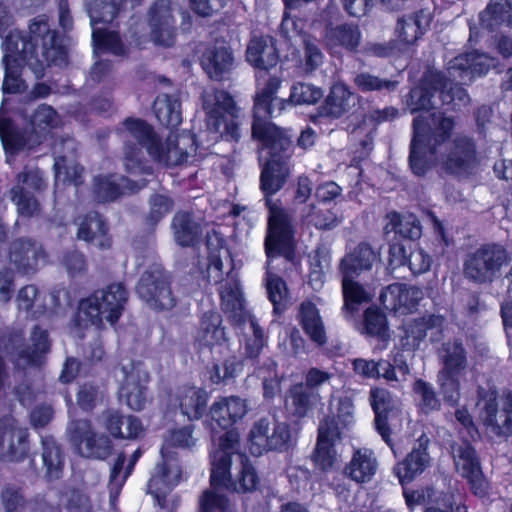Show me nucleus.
<instances>
[{
    "mask_svg": "<svg viewBox=\"0 0 512 512\" xmlns=\"http://www.w3.org/2000/svg\"><path fill=\"white\" fill-rule=\"evenodd\" d=\"M118 379L121 381L119 400L130 409L139 411L146 402L148 374L141 363L126 361L121 363Z\"/></svg>",
    "mask_w": 512,
    "mask_h": 512,
    "instance_id": "f3484780",
    "label": "nucleus"
},
{
    "mask_svg": "<svg viewBox=\"0 0 512 512\" xmlns=\"http://www.w3.org/2000/svg\"><path fill=\"white\" fill-rule=\"evenodd\" d=\"M445 320L440 315H429L417 320L407 321L403 326L401 344L407 350H415L429 336L432 342L442 337Z\"/></svg>",
    "mask_w": 512,
    "mask_h": 512,
    "instance_id": "393cba45",
    "label": "nucleus"
},
{
    "mask_svg": "<svg viewBox=\"0 0 512 512\" xmlns=\"http://www.w3.org/2000/svg\"><path fill=\"white\" fill-rule=\"evenodd\" d=\"M377 260L376 252L368 244L361 243L342 258L340 262L342 277H354L363 271H368Z\"/></svg>",
    "mask_w": 512,
    "mask_h": 512,
    "instance_id": "e433bc0d",
    "label": "nucleus"
},
{
    "mask_svg": "<svg viewBox=\"0 0 512 512\" xmlns=\"http://www.w3.org/2000/svg\"><path fill=\"white\" fill-rule=\"evenodd\" d=\"M334 379V375L321 370L319 368H310L306 375H305V384L304 387L307 388L309 391H313L317 394L321 390H324L326 388H329V391L331 394L334 392V386L332 384V381Z\"/></svg>",
    "mask_w": 512,
    "mask_h": 512,
    "instance_id": "680f3d73",
    "label": "nucleus"
},
{
    "mask_svg": "<svg viewBox=\"0 0 512 512\" xmlns=\"http://www.w3.org/2000/svg\"><path fill=\"white\" fill-rule=\"evenodd\" d=\"M119 135L123 141L125 169L133 175L153 174L143 149L154 162L165 167L186 163L196 151L194 137L189 132H171L162 142L152 126L140 119L125 120Z\"/></svg>",
    "mask_w": 512,
    "mask_h": 512,
    "instance_id": "7ed1b4c3",
    "label": "nucleus"
},
{
    "mask_svg": "<svg viewBox=\"0 0 512 512\" xmlns=\"http://www.w3.org/2000/svg\"><path fill=\"white\" fill-rule=\"evenodd\" d=\"M136 291L151 308L170 309L174 306V298L160 266H154L141 276Z\"/></svg>",
    "mask_w": 512,
    "mask_h": 512,
    "instance_id": "412c9836",
    "label": "nucleus"
},
{
    "mask_svg": "<svg viewBox=\"0 0 512 512\" xmlns=\"http://www.w3.org/2000/svg\"><path fill=\"white\" fill-rule=\"evenodd\" d=\"M360 97L342 83L332 85L330 92L321 106V115L331 118H340L352 112L359 103Z\"/></svg>",
    "mask_w": 512,
    "mask_h": 512,
    "instance_id": "72a5a7b5",
    "label": "nucleus"
},
{
    "mask_svg": "<svg viewBox=\"0 0 512 512\" xmlns=\"http://www.w3.org/2000/svg\"><path fill=\"white\" fill-rule=\"evenodd\" d=\"M224 247L223 231L220 224H212L206 231L207 276L209 281L220 283L223 279L221 251Z\"/></svg>",
    "mask_w": 512,
    "mask_h": 512,
    "instance_id": "c9c22d12",
    "label": "nucleus"
},
{
    "mask_svg": "<svg viewBox=\"0 0 512 512\" xmlns=\"http://www.w3.org/2000/svg\"><path fill=\"white\" fill-rule=\"evenodd\" d=\"M413 391L425 412L438 410L440 408V401L431 384L422 379H418L413 385Z\"/></svg>",
    "mask_w": 512,
    "mask_h": 512,
    "instance_id": "69168bd1",
    "label": "nucleus"
},
{
    "mask_svg": "<svg viewBox=\"0 0 512 512\" xmlns=\"http://www.w3.org/2000/svg\"><path fill=\"white\" fill-rule=\"evenodd\" d=\"M370 403L375 413V428L383 441L394 451L391 430L400 429L406 413L400 408L397 400L384 388H372Z\"/></svg>",
    "mask_w": 512,
    "mask_h": 512,
    "instance_id": "4468645a",
    "label": "nucleus"
},
{
    "mask_svg": "<svg viewBox=\"0 0 512 512\" xmlns=\"http://www.w3.org/2000/svg\"><path fill=\"white\" fill-rule=\"evenodd\" d=\"M340 439L339 427L332 420H322L318 427V439L313 462L321 470L331 469L337 461L334 445Z\"/></svg>",
    "mask_w": 512,
    "mask_h": 512,
    "instance_id": "cd10ccee",
    "label": "nucleus"
},
{
    "mask_svg": "<svg viewBox=\"0 0 512 512\" xmlns=\"http://www.w3.org/2000/svg\"><path fill=\"white\" fill-rule=\"evenodd\" d=\"M45 182L42 173L37 168L26 167L17 176V181L10 191L12 202L22 216H33L39 210V204L33 196V192L44 188Z\"/></svg>",
    "mask_w": 512,
    "mask_h": 512,
    "instance_id": "aec40b11",
    "label": "nucleus"
},
{
    "mask_svg": "<svg viewBox=\"0 0 512 512\" xmlns=\"http://www.w3.org/2000/svg\"><path fill=\"white\" fill-rule=\"evenodd\" d=\"M432 17L427 9L404 16L398 21L397 36L404 45L413 44L429 27Z\"/></svg>",
    "mask_w": 512,
    "mask_h": 512,
    "instance_id": "a19ab883",
    "label": "nucleus"
},
{
    "mask_svg": "<svg viewBox=\"0 0 512 512\" xmlns=\"http://www.w3.org/2000/svg\"><path fill=\"white\" fill-rule=\"evenodd\" d=\"M224 47L222 44L215 48L207 49L201 59V65L208 77L221 81L224 77Z\"/></svg>",
    "mask_w": 512,
    "mask_h": 512,
    "instance_id": "bf43d9fd",
    "label": "nucleus"
},
{
    "mask_svg": "<svg viewBox=\"0 0 512 512\" xmlns=\"http://www.w3.org/2000/svg\"><path fill=\"white\" fill-rule=\"evenodd\" d=\"M8 100L4 99L0 107V139L7 155L10 157L25 149H32L40 144L52 129L61 124L57 112L49 105H39L28 118L29 132H21L7 112Z\"/></svg>",
    "mask_w": 512,
    "mask_h": 512,
    "instance_id": "423d86ee",
    "label": "nucleus"
},
{
    "mask_svg": "<svg viewBox=\"0 0 512 512\" xmlns=\"http://www.w3.org/2000/svg\"><path fill=\"white\" fill-rule=\"evenodd\" d=\"M451 454L456 471L468 480L473 493L484 496L487 484L474 448L467 441L457 442L451 446Z\"/></svg>",
    "mask_w": 512,
    "mask_h": 512,
    "instance_id": "5701e85b",
    "label": "nucleus"
},
{
    "mask_svg": "<svg viewBox=\"0 0 512 512\" xmlns=\"http://www.w3.org/2000/svg\"><path fill=\"white\" fill-rule=\"evenodd\" d=\"M146 181H131L123 176H99L94 179V192L98 201L116 199L119 195L134 192L144 187Z\"/></svg>",
    "mask_w": 512,
    "mask_h": 512,
    "instance_id": "f704fd0d",
    "label": "nucleus"
},
{
    "mask_svg": "<svg viewBox=\"0 0 512 512\" xmlns=\"http://www.w3.org/2000/svg\"><path fill=\"white\" fill-rule=\"evenodd\" d=\"M423 295L418 287L393 283L381 292L380 301L386 309L404 314L414 309Z\"/></svg>",
    "mask_w": 512,
    "mask_h": 512,
    "instance_id": "c85d7f7f",
    "label": "nucleus"
},
{
    "mask_svg": "<svg viewBox=\"0 0 512 512\" xmlns=\"http://www.w3.org/2000/svg\"><path fill=\"white\" fill-rule=\"evenodd\" d=\"M5 76L4 93L22 92L26 85L20 78V70L28 65L36 78L44 76L45 66L63 67L67 64V51L63 38L50 28L46 15L33 19L29 25V38L21 31L13 30L3 44Z\"/></svg>",
    "mask_w": 512,
    "mask_h": 512,
    "instance_id": "f03ea898",
    "label": "nucleus"
},
{
    "mask_svg": "<svg viewBox=\"0 0 512 512\" xmlns=\"http://www.w3.org/2000/svg\"><path fill=\"white\" fill-rule=\"evenodd\" d=\"M485 422L488 429L498 436L512 435V394L509 393L502 404L501 409H497L493 402L485 406Z\"/></svg>",
    "mask_w": 512,
    "mask_h": 512,
    "instance_id": "58836bf2",
    "label": "nucleus"
},
{
    "mask_svg": "<svg viewBox=\"0 0 512 512\" xmlns=\"http://www.w3.org/2000/svg\"><path fill=\"white\" fill-rule=\"evenodd\" d=\"M429 465L428 439L421 437L406 458L394 467V473L403 485L423 473Z\"/></svg>",
    "mask_w": 512,
    "mask_h": 512,
    "instance_id": "2f4dec72",
    "label": "nucleus"
},
{
    "mask_svg": "<svg viewBox=\"0 0 512 512\" xmlns=\"http://www.w3.org/2000/svg\"><path fill=\"white\" fill-rule=\"evenodd\" d=\"M264 81L263 87L261 81H258L252 136L259 141V144H272L274 149H285L288 145L287 138L276 125L266 119L267 117H277L288 105L284 99L275 95L281 80L277 77H270Z\"/></svg>",
    "mask_w": 512,
    "mask_h": 512,
    "instance_id": "6e6552de",
    "label": "nucleus"
},
{
    "mask_svg": "<svg viewBox=\"0 0 512 512\" xmlns=\"http://www.w3.org/2000/svg\"><path fill=\"white\" fill-rule=\"evenodd\" d=\"M323 96V92L320 88L308 84V83H297L292 86L290 92V101L293 104H314Z\"/></svg>",
    "mask_w": 512,
    "mask_h": 512,
    "instance_id": "0e129e2a",
    "label": "nucleus"
},
{
    "mask_svg": "<svg viewBox=\"0 0 512 512\" xmlns=\"http://www.w3.org/2000/svg\"><path fill=\"white\" fill-rule=\"evenodd\" d=\"M284 149H274L272 144L259 147V161L263 163L261 189L266 196L278 192L290 173L287 161L280 155Z\"/></svg>",
    "mask_w": 512,
    "mask_h": 512,
    "instance_id": "6ab92c4d",
    "label": "nucleus"
},
{
    "mask_svg": "<svg viewBox=\"0 0 512 512\" xmlns=\"http://www.w3.org/2000/svg\"><path fill=\"white\" fill-rule=\"evenodd\" d=\"M212 445L209 452L210 488L199 499V512H224V403L216 401L209 413Z\"/></svg>",
    "mask_w": 512,
    "mask_h": 512,
    "instance_id": "0eeeda50",
    "label": "nucleus"
},
{
    "mask_svg": "<svg viewBox=\"0 0 512 512\" xmlns=\"http://www.w3.org/2000/svg\"><path fill=\"white\" fill-rule=\"evenodd\" d=\"M78 238L90 242L100 249H108L111 246V239L108 235V228L96 212H91L80 219L78 223Z\"/></svg>",
    "mask_w": 512,
    "mask_h": 512,
    "instance_id": "4c0bfd02",
    "label": "nucleus"
},
{
    "mask_svg": "<svg viewBox=\"0 0 512 512\" xmlns=\"http://www.w3.org/2000/svg\"><path fill=\"white\" fill-rule=\"evenodd\" d=\"M385 229L387 232L394 231L396 234L412 240L418 239L422 232L421 225L414 215H400L395 212L388 215Z\"/></svg>",
    "mask_w": 512,
    "mask_h": 512,
    "instance_id": "5fc2aeb1",
    "label": "nucleus"
},
{
    "mask_svg": "<svg viewBox=\"0 0 512 512\" xmlns=\"http://www.w3.org/2000/svg\"><path fill=\"white\" fill-rule=\"evenodd\" d=\"M303 217L307 223L318 229H331L338 223L337 217L331 211H316L314 205H310L303 211Z\"/></svg>",
    "mask_w": 512,
    "mask_h": 512,
    "instance_id": "338daca9",
    "label": "nucleus"
},
{
    "mask_svg": "<svg viewBox=\"0 0 512 512\" xmlns=\"http://www.w3.org/2000/svg\"><path fill=\"white\" fill-rule=\"evenodd\" d=\"M239 307V314L234 313L235 308H231L230 321L235 325L245 338V351L249 358H256L265 345L264 331L259 326L255 317L246 309L244 302L240 297L239 291L234 294Z\"/></svg>",
    "mask_w": 512,
    "mask_h": 512,
    "instance_id": "b1692460",
    "label": "nucleus"
},
{
    "mask_svg": "<svg viewBox=\"0 0 512 512\" xmlns=\"http://www.w3.org/2000/svg\"><path fill=\"white\" fill-rule=\"evenodd\" d=\"M172 229L175 241L181 246H192L198 241L200 226L188 213H177Z\"/></svg>",
    "mask_w": 512,
    "mask_h": 512,
    "instance_id": "3c124183",
    "label": "nucleus"
},
{
    "mask_svg": "<svg viewBox=\"0 0 512 512\" xmlns=\"http://www.w3.org/2000/svg\"><path fill=\"white\" fill-rule=\"evenodd\" d=\"M192 425L172 430L165 437L162 448V464L155 467L148 482V492L153 496L158 506L163 509L177 507L178 499L171 495L173 488L179 483L181 469L171 451L172 448H189L195 444L192 435Z\"/></svg>",
    "mask_w": 512,
    "mask_h": 512,
    "instance_id": "39448f33",
    "label": "nucleus"
},
{
    "mask_svg": "<svg viewBox=\"0 0 512 512\" xmlns=\"http://www.w3.org/2000/svg\"><path fill=\"white\" fill-rule=\"evenodd\" d=\"M10 261L25 274L34 273L43 267L47 257L42 247L30 240H17L12 244Z\"/></svg>",
    "mask_w": 512,
    "mask_h": 512,
    "instance_id": "473e14b6",
    "label": "nucleus"
},
{
    "mask_svg": "<svg viewBox=\"0 0 512 512\" xmlns=\"http://www.w3.org/2000/svg\"><path fill=\"white\" fill-rule=\"evenodd\" d=\"M126 291L121 284H112L106 289L95 291L90 297L79 303L75 333L79 337L80 330L96 334V330L105 318L114 324L121 316L126 301Z\"/></svg>",
    "mask_w": 512,
    "mask_h": 512,
    "instance_id": "1a4fd4ad",
    "label": "nucleus"
},
{
    "mask_svg": "<svg viewBox=\"0 0 512 512\" xmlns=\"http://www.w3.org/2000/svg\"><path fill=\"white\" fill-rule=\"evenodd\" d=\"M196 340L211 348H218L221 352L222 341L224 340V327L222 316L219 312L209 311L203 314Z\"/></svg>",
    "mask_w": 512,
    "mask_h": 512,
    "instance_id": "37998d69",
    "label": "nucleus"
},
{
    "mask_svg": "<svg viewBox=\"0 0 512 512\" xmlns=\"http://www.w3.org/2000/svg\"><path fill=\"white\" fill-rule=\"evenodd\" d=\"M42 460L49 479H58L62 472V455L59 446L53 438L42 439Z\"/></svg>",
    "mask_w": 512,
    "mask_h": 512,
    "instance_id": "13d9d810",
    "label": "nucleus"
},
{
    "mask_svg": "<svg viewBox=\"0 0 512 512\" xmlns=\"http://www.w3.org/2000/svg\"><path fill=\"white\" fill-rule=\"evenodd\" d=\"M68 434L75 451L82 457L105 459L111 453L110 438L95 432L86 419L71 421L68 426Z\"/></svg>",
    "mask_w": 512,
    "mask_h": 512,
    "instance_id": "dca6fc26",
    "label": "nucleus"
},
{
    "mask_svg": "<svg viewBox=\"0 0 512 512\" xmlns=\"http://www.w3.org/2000/svg\"><path fill=\"white\" fill-rule=\"evenodd\" d=\"M248 62L259 69L258 81L267 80L266 71L276 66L278 54L274 42L269 36L254 37L247 47Z\"/></svg>",
    "mask_w": 512,
    "mask_h": 512,
    "instance_id": "7c9ffc66",
    "label": "nucleus"
},
{
    "mask_svg": "<svg viewBox=\"0 0 512 512\" xmlns=\"http://www.w3.org/2000/svg\"><path fill=\"white\" fill-rule=\"evenodd\" d=\"M106 428L114 437L132 439L143 430L141 422L134 416H120L117 412H109L106 417Z\"/></svg>",
    "mask_w": 512,
    "mask_h": 512,
    "instance_id": "8fccbe9b",
    "label": "nucleus"
},
{
    "mask_svg": "<svg viewBox=\"0 0 512 512\" xmlns=\"http://www.w3.org/2000/svg\"><path fill=\"white\" fill-rule=\"evenodd\" d=\"M300 324L309 338L321 346L327 341L325 326L320 312L315 304L305 301L299 308Z\"/></svg>",
    "mask_w": 512,
    "mask_h": 512,
    "instance_id": "79ce46f5",
    "label": "nucleus"
},
{
    "mask_svg": "<svg viewBox=\"0 0 512 512\" xmlns=\"http://www.w3.org/2000/svg\"><path fill=\"white\" fill-rule=\"evenodd\" d=\"M507 261V252L502 246L485 245L466 256L463 264L464 274L475 282H490L497 277Z\"/></svg>",
    "mask_w": 512,
    "mask_h": 512,
    "instance_id": "2eb2a0df",
    "label": "nucleus"
},
{
    "mask_svg": "<svg viewBox=\"0 0 512 512\" xmlns=\"http://www.w3.org/2000/svg\"><path fill=\"white\" fill-rule=\"evenodd\" d=\"M496 65L497 60L486 53L461 54L448 63L449 79L431 69L424 74L421 84L410 91L406 100L410 112L424 111L413 120L409 162L414 174L421 176L435 168L440 173L466 176L475 169L479 160L474 142L468 137L447 142L453 119L428 110L439 103L453 108L467 105L469 96L458 84L485 75Z\"/></svg>",
    "mask_w": 512,
    "mask_h": 512,
    "instance_id": "f257e3e1",
    "label": "nucleus"
},
{
    "mask_svg": "<svg viewBox=\"0 0 512 512\" xmlns=\"http://www.w3.org/2000/svg\"><path fill=\"white\" fill-rule=\"evenodd\" d=\"M140 455H141L140 450H136L133 453L128 465L125 468L124 473H122V470H123V465L125 462V456L122 453L118 455L116 462L114 463V465L111 469L110 480H109L111 501H114V499L119 494L123 484L125 483L127 477L130 475V473H131L135 463L139 459Z\"/></svg>",
    "mask_w": 512,
    "mask_h": 512,
    "instance_id": "4d7b16f0",
    "label": "nucleus"
},
{
    "mask_svg": "<svg viewBox=\"0 0 512 512\" xmlns=\"http://www.w3.org/2000/svg\"><path fill=\"white\" fill-rule=\"evenodd\" d=\"M149 26V37L139 32L136 28L131 30L129 36L131 38L130 44H134V46L140 48L144 46L148 40H151L155 44L166 47L173 45L176 28L169 0H158L150 8Z\"/></svg>",
    "mask_w": 512,
    "mask_h": 512,
    "instance_id": "ddd939ff",
    "label": "nucleus"
},
{
    "mask_svg": "<svg viewBox=\"0 0 512 512\" xmlns=\"http://www.w3.org/2000/svg\"><path fill=\"white\" fill-rule=\"evenodd\" d=\"M404 497L410 509H413L417 505H424L426 508L436 505H442L444 507L451 506L450 498L446 496L442 497V493L433 488L411 491L404 489Z\"/></svg>",
    "mask_w": 512,
    "mask_h": 512,
    "instance_id": "6e6d98bb",
    "label": "nucleus"
},
{
    "mask_svg": "<svg viewBox=\"0 0 512 512\" xmlns=\"http://www.w3.org/2000/svg\"><path fill=\"white\" fill-rule=\"evenodd\" d=\"M226 133H231L232 137L238 139L241 137L242 127L247 124L243 113L238 108L234 100L226 93Z\"/></svg>",
    "mask_w": 512,
    "mask_h": 512,
    "instance_id": "e2e57ef3",
    "label": "nucleus"
},
{
    "mask_svg": "<svg viewBox=\"0 0 512 512\" xmlns=\"http://www.w3.org/2000/svg\"><path fill=\"white\" fill-rule=\"evenodd\" d=\"M177 97L167 94L157 96L154 101V113L164 126L175 128L182 122V112Z\"/></svg>",
    "mask_w": 512,
    "mask_h": 512,
    "instance_id": "09e8293b",
    "label": "nucleus"
},
{
    "mask_svg": "<svg viewBox=\"0 0 512 512\" xmlns=\"http://www.w3.org/2000/svg\"><path fill=\"white\" fill-rule=\"evenodd\" d=\"M443 367L438 373V384L445 401L456 405L460 399V377L467 368V358L462 342H446L440 352Z\"/></svg>",
    "mask_w": 512,
    "mask_h": 512,
    "instance_id": "9b49d317",
    "label": "nucleus"
},
{
    "mask_svg": "<svg viewBox=\"0 0 512 512\" xmlns=\"http://www.w3.org/2000/svg\"><path fill=\"white\" fill-rule=\"evenodd\" d=\"M50 351L48 332L34 327L27 343H24L20 331L0 334V412L6 408V401L11 402L13 396L22 406H28L35 399V393L28 384L23 382L18 386H6V372L3 357H8L17 369L40 366Z\"/></svg>",
    "mask_w": 512,
    "mask_h": 512,
    "instance_id": "20e7f679",
    "label": "nucleus"
},
{
    "mask_svg": "<svg viewBox=\"0 0 512 512\" xmlns=\"http://www.w3.org/2000/svg\"><path fill=\"white\" fill-rule=\"evenodd\" d=\"M379 462L375 452L367 447L354 448L351 458L344 468V474L350 480L364 484L376 475Z\"/></svg>",
    "mask_w": 512,
    "mask_h": 512,
    "instance_id": "c756f323",
    "label": "nucleus"
},
{
    "mask_svg": "<svg viewBox=\"0 0 512 512\" xmlns=\"http://www.w3.org/2000/svg\"><path fill=\"white\" fill-rule=\"evenodd\" d=\"M142 0H87L86 7L92 27V41L95 53L124 55L126 48L117 33L96 27L99 23H110L122 10L133 8Z\"/></svg>",
    "mask_w": 512,
    "mask_h": 512,
    "instance_id": "9d476101",
    "label": "nucleus"
},
{
    "mask_svg": "<svg viewBox=\"0 0 512 512\" xmlns=\"http://www.w3.org/2000/svg\"><path fill=\"white\" fill-rule=\"evenodd\" d=\"M291 438L288 423L275 417H264L253 424L248 435V446L255 456L268 451L285 452L291 446Z\"/></svg>",
    "mask_w": 512,
    "mask_h": 512,
    "instance_id": "f8f14e48",
    "label": "nucleus"
},
{
    "mask_svg": "<svg viewBox=\"0 0 512 512\" xmlns=\"http://www.w3.org/2000/svg\"><path fill=\"white\" fill-rule=\"evenodd\" d=\"M177 402L180 412L189 420L201 417L207 403V394L197 387H186L177 394Z\"/></svg>",
    "mask_w": 512,
    "mask_h": 512,
    "instance_id": "a18cd8bd",
    "label": "nucleus"
},
{
    "mask_svg": "<svg viewBox=\"0 0 512 512\" xmlns=\"http://www.w3.org/2000/svg\"><path fill=\"white\" fill-rule=\"evenodd\" d=\"M353 82L362 92L380 91L383 89L391 91L394 90L398 84L396 81L381 79L368 72H361L357 74L354 77Z\"/></svg>",
    "mask_w": 512,
    "mask_h": 512,
    "instance_id": "052dcab7",
    "label": "nucleus"
},
{
    "mask_svg": "<svg viewBox=\"0 0 512 512\" xmlns=\"http://www.w3.org/2000/svg\"><path fill=\"white\" fill-rule=\"evenodd\" d=\"M65 506L69 512H90V506L87 498L78 491H71L70 494L61 496L60 502L57 506L48 505L45 501L36 500L31 504L33 512H58L60 506Z\"/></svg>",
    "mask_w": 512,
    "mask_h": 512,
    "instance_id": "603ef678",
    "label": "nucleus"
},
{
    "mask_svg": "<svg viewBox=\"0 0 512 512\" xmlns=\"http://www.w3.org/2000/svg\"><path fill=\"white\" fill-rule=\"evenodd\" d=\"M266 287L269 300L273 304L274 310H279L287 296V289L284 281L277 275L268 272L266 278Z\"/></svg>",
    "mask_w": 512,
    "mask_h": 512,
    "instance_id": "774afa93",
    "label": "nucleus"
},
{
    "mask_svg": "<svg viewBox=\"0 0 512 512\" xmlns=\"http://www.w3.org/2000/svg\"><path fill=\"white\" fill-rule=\"evenodd\" d=\"M361 33L357 26L342 24L331 27L326 31L325 41L329 49L338 47L353 51L359 45Z\"/></svg>",
    "mask_w": 512,
    "mask_h": 512,
    "instance_id": "de8ad7c7",
    "label": "nucleus"
},
{
    "mask_svg": "<svg viewBox=\"0 0 512 512\" xmlns=\"http://www.w3.org/2000/svg\"><path fill=\"white\" fill-rule=\"evenodd\" d=\"M239 432L237 429L226 431V451L233 448L239 442ZM235 464L237 470L236 481L233 483L236 491L249 492L253 491L258 484V477L250 460L241 453H232L228 455L226 452V490L229 488L232 473L231 466Z\"/></svg>",
    "mask_w": 512,
    "mask_h": 512,
    "instance_id": "4be33fe9",
    "label": "nucleus"
},
{
    "mask_svg": "<svg viewBox=\"0 0 512 512\" xmlns=\"http://www.w3.org/2000/svg\"><path fill=\"white\" fill-rule=\"evenodd\" d=\"M320 400V394L309 391L302 383H299L289 389L286 407L295 416L304 417Z\"/></svg>",
    "mask_w": 512,
    "mask_h": 512,
    "instance_id": "c03bdc74",
    "label": "nucleus"
},
{
    "mask_svg": "<svg viewBox=\"0 0 512 512\" xmlns=\"http://www.w3.org/2000/svg\"><path fill=\"white\" fill-rule=\"evenodd\" d=\"M16 304L19 311L28 317L38 318L46 311L44 301L35 285H26L19 289L16 295Z\"/></svg>",
    "mask_w": 512,
    "mask_h": 512,
    "instance_id": "864d4df0",
    "label": "nucleus"
},
{
    "mask_svg": "<svg viewBox=\"0 0 512 512\" xmlns=\"http://www.w3.org/2000/svg\"><path fill=\"white\" fill-rule=\"evenodd\" d=\"M479 20L481 29L488 32L502 26L512 27V0H490Z\"/></svg>",
    "mask_w": 512,
    "mask_h": 512,
    "instance_id": "ea45409f",
    "label": "nucleus"
},
{
    "mask_svg": "<svg viewBox=\"0 0 512 512\" xmlns=\"http://www.w3.org/2000/svg\"><path fill=\"white\" fill-rule=\"evenodd\" d=\"M29 451L28 429L10 414L0 418V460L21 462Z\"/></svg>",
    "mask_w": 512,
    "mask_h": 512,
    "instance_id": "a211bd4d",
    "label": "nucleus"
},
{
    "mask_svg": "<svg viewBox=\"0 0 512 512\" xmlns=\"http://www.w3.org/2000/svg\"><path fill=\"white\" fill-rule=\"evenodd\" d=\"M268 234L265 241L268 258L286 252L291 247L292 228L287 214L281 208L269 206Z\"/></svg>",
    "mask_w": 512,
    "mask_h": 512,
    "instance_id": "bb28decb",
    "label": "nucleus"
},
{
    "mask_svg": "<svg viewBox=\"0 0 512 512\" xmlns=\"http://www.w3.org/2000/svg\"><path fill=\"white\" fill-rule=\"evenodd\" d=\"M352 278L342 277L343 310L345 313L351 314L357 311L360 305L370 302L375 294L373 290L364 287Z\"/></svg>",
    "mask_w": 512,
    "mask_h": 512,
    "instance_id": "49530a36",
    "label": "nucleus"
},
{
    "mask_svg": "<svg viewBox=\"0 0 512 512\" xmlns=\"http://www.w3.org/2000/svg\"><path fill=\"white\" fill-rule=\"evenodd\" d=\"M75 142L73 139H64L54 147V172L55 187L60 188L61 184H73L78 186L81 183L83 169L75 160Z\"/></svg>",
    "mask_w": 512,
    "mask_h": 512,
    "instance_id": "a878e982",
    "label": "nucleus"
}]
</instances>
